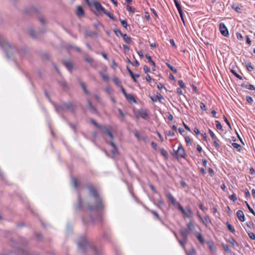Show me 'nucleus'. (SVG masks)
<instances>
[{
    "instance_id": "53",
    "label": "nucleus",
    "mask_w": 255,
    "mask_h": 255,
    "mask_svg": "<svg viewBox=\"0 0 255 255\" xmlns=\"http://www.w3.org/2000/svg\"><path fill=\"white\" fill-rule=\"evenodd\" d=\"M156 98L157 100H161L163 99V97L162 96V95L159 93H157L156 95Z\"/></svg>"
},
{
    "instance_id": "48",
    "label": "nucleus",
    "mask_w": 255,
    "mask_h": 255,
    "mask_svg": "<svg viewBox=\"0 0 255 255\" xmlns=\"http://www.w3.org/2000/svg\"><path fill=\"white\" fill-rule=\"evenodd\" d=\"M103 237L104 239L110 240L111 239V236L108 233H104L103 234Z\"/></svg>"
},
{
    "instance_id": "60",
    "label": "nucleus",
    "mask_w": 255,
    "mask_h": 255,
    "mask_svg": "<svg viewBox=\"0 0 255 255\" xmlns=\"http://www.w3.org/2000/svg\"><path fill=\"white\" fill-rule=\"evenodd\" d=\"M246 204L247 205L249 211L255 216V212L254 211V210L251 207V206L249 205V204L247 202H246Z\"/></svg>"
},
{
    "instance_id": "36",
    "label": "nucleus",
    "mask_w": 255,
    "mask_h": 255,
    "mask_svg": "<svg viewBox=\"0 0 255 255\" xmlns=\"http://www.w3.org/2000/svg\"><path fill=\"white\" fill-rule=\"evenodd\" d=\"M20 251L23 254V255H29L28 251L25 247L20 249Z\"/></svg>"
},
{
    "instance_id": "42",
    "label": "nucleus",
    "mask_w": 255,
    "mask_h": 255,
    "mask_svg": "<svg viewBox=\"0 0 255 255\" xmlns=\"http://www.w3.org/2000/svg\"><path fill=\"white\" fill-rule=\"evenodd\" d=\"M232 146L235 148H236L238 151H240L241 149L242 148V146L240 144H238L237 143H233Z\"/></svg>"
},
{
    "instance_id": "37",
    "label": "nucleus",
    "mask_w": 255,
    "mask_h": 255,
    "mask_svg": "<svg viewBox=\"0 0 255 255\" xmlns=\"http://www.w3.org/2000/svg\"><path fill=\"white\" fill-rule=\"evenodd\" d=\"M226 224H227V227H228V229H229V230L232 233H234L235 232V230L234 228H233V227L230 224H229L228 222H227L226 223Z\"/></svg>"
},
{
    "instance_id": "50",
    "label": "nucleus",
    "mask_w": 255,
    "mask_h": 255,
    "mask_svg": "<svg viewBox=\"0 0 255 255\" xmlns=\"http://www.w3.org/2000/svg\"><path fill=\"white\" fill-rule=\"evenodd\" d=\"M85 60L86 62H87L89 63H91L93 62V59L90 57V56H86L85 58Z\"/></svg>"
},
{
    "instance_id": "52",
    "label": "nucleus",
    "mask_w": 255,
    "mask_h": 255,
    "mask_svg": "<svg viewBox=\"0 0 255 255\" xmlns=\"http://www.w3.org/2000/svg\"><path fill=\"white\" fill-rule=\"evenodd\" d=\"M151 145L155 150H157L158 149H159V148L157 147V144L155 142L153 141L151 142Z\"/></svg>"
},
{
    "instance_id": "33",
    "label": "nucleus",
    "mask_w": 255,
    "mask_h": 255,
    "mask_svg": "<svg viewBox=\"0 0 255 255\" xmlns=\"http://www.w3.org/2000/svg\"><path fill=\"white\" fill-rule=\"evenodd\" d=\"M160 151V153L162 156L165 157V158H167L168 156V154L167 152L164 148H159Z\"/></svg>"
},
{
    "instance_id": "7",
    "label": "nucleus",
    "mask_w": 255,
    "mask_h": 255,
    "mask_svg": "<svg viewBox=\"0 0 255 255\" xmlns=\"http://www.w3.org/2000/svg\"><path fill=\"white\" fill-rule=\"evenodd\" d=\"M174 156L177 158L180 157L181 158H185L186 156V153L185 150L181 144H180L178 146V149L175 152Z\"/></svg>"
},
{
    "instance_id": "55",
    "label": "nucleus",
    "mask_w": 255,
    "mask_h": 255,
    "mask_svg": "<svg viewBox=\"0 0 255 255\" xmlns=\"http://www.w3.org/2000/svg\"><path fill=\"white\" fill-rule=\"evenodd\" d=\"M91 122L92 124H93L94 126H95L97 128H99L101 125H99L97 124V123L96 122L95 120L93 119L91 120Z\"/></svg>"
},
{
    "instance_id": "22",
    "label": "nucleus",
    "mask_w": 255,
    "mask_h": 255,
    "mask_svg": "<svg viewBox=\"0 0 255 255\" xmlns=\"http://www.w3.org/2000/svg\"><path fill=\"white\" fill-rule=\"evenodd\" d=\"M80 85L86 94L89 95L90 94L89 91L86 88L85 84L83 82L81 81L80 82Z\"/></svg>"
},
{
    "instance_id": "19",
    "label": "nucleus",
    "mask_w": 255,
    "mask_h": 255,
    "mask_svg": "<svg viewBox=\"0 0 255 255\" xmlns=\"http://www.w3.org/2000/svg\"><path fill=\"white\" fill-rule=\"evenodd\" d=\"M64 65L66 67V68L69 71H71L72 70L73 66V63L71 61H65Z\"/></svg>"
},
{
    "instance_id": "15",
    "label": "nucleus",
    "mask_w": 255,
    "mask_h": 255,
    "mask_svg": "<svg viewBox=\"0 0 255 255\" xmlns=\"http://www.w3.org/2000/svg\"><path fill=\"white\" fill-rule=\"evenodd\" d=\"M238 218L241 222H244L245 220V216L242 210H238L237 212Z\"/></svg>"
},
{
    "instance_id": "12",
    "label": "nucleus",
    "mask_w": 255,
    "mask_h": 255,
    "mask_svg": "<svg viewBox=\"0 0 255 255\" xmlns=\"http://www.w3.org/2000/svg\"><path fill=\"white\" fill-rule=\"evenodd\" d=\"M180 233L183 239L188 240V236L190 234V232L186 229H181L179 230Z\"/></svg>"
},
{
    "instance_id": "43",
    "label": "nucleus",
    "mask_w": 255,
    "mask_h": 255,
    "mask_svg": "<svg viewBox=\"0 0 255 255\" xmlns=\"http://www.w3.org/2000/svg\"><path fill=\"white\" fill-rule=\"evenodd\" d=\"M215 125L217 129L223 130L222 126L218 121H215Z\"/></svg>"
},
{
    "instance_id": "1",
    "label": "nucleus",
    "mask_w": 255,
    "mask_h": 255,
    "mask_svg": "<svg viewBox=\"0 0 255 255\" xmlns=\"http://www.w3.org/2000/svg\"><path fill=\"white\" fill-rule=\"evenodd\" d=\"M87 188L89 190L90 196L94 198L95 202V204L94 205L88 204L87 205L88 210L95 213V216H91L88 222H94L97 221L102 223L104 222V216L102 212L104 208L102 198L96 187L93 185H89Z\"/></svg>"
},
{
    "instance_id": "29",
    "label": "nucleus",
    "mask_w": 255,
    "mask_h": 255,
    "mask_svg": "<svg viewBox=\"0 0 255 255\" xmlns=\"http://www.w3.org/2000/svg\"><path fill=\"white\" fill-rule=\"evenodd\" d=\"M179 243L181 245V246L185 250V245L186 244V243L187 242V240H185L182 239V240L177 239Z\"/></svg>"
},
{
    "instance_id": "40",
    "label": "nucleus",
    "mask_w": 255,
    "mask_h": 255,
    "mask_svg": "<svg viewBox=\"0 0 255 255\" xmlns=\"http://www.w3.org/2000/svg\"><path fill=\"white\" fill-rule=\"evenodd\" d=\"M103 12L111 19L115 20V18L113 14L110 12H108V11H107L106 9H105V11H104Z\"/></svg>"
},
{
    "instance_id": "47",
    "label": "nucleus",
    "mask_w": 255,
    "mask_h": 255,
    "mask_svg": "<svg viewBox=\"0 0 255 255\" xmlns=\"http://www.w3.org/2000/svg\"><path fill=\"white\" fill-rule=\"evenodd\" d=\"M197 215L199 220H200V221L204 225H206V224L205 223V221L204 220L201 215L199 214V212H197Z\"/></svg>"
},
{
    "instance_id": "26",
    "label": "nucleus",
    "mask_w": 255,
    "mask_h": 255,
    "mask_svg": "<svg viewBox=\"0 0 255 255\" xmlns=\"http://www.w3.org/2000/svg\"><path fill=\"white\" fill-rule=\"evenodd\" d=\"M122 36H123L125 41L126 43H127L128 44H129L131 43V39L129 37H128V35L127 34H123Z\"/></svg>"
},
{
    "instance_id": "30",
    "label": "nucleus",
    "mask_w": 255,
    "mask_h": 255,
    "mask_svg": "<svg viewBox=\"0 0 255 255\" xmlns=\"http://www.w3.org/2000/svg\"><path fill=\"white\" fill-rule=\"evenodd\" d=\"M232 8L238 13L242 12L241 8L236 4H233L232 5Z\"/></svg>"
},
{
    "instance_id": "17",
    "label": "nucleus",
    "mask_w": 255,
    "mask_h": 255,
    "mask_svg": "<svg viewBox=\"0 0 255 255\" xmlns=\"http://www.w3.org/2000/svg\"><path fill=\"white\" fill-rule=\"evenodd\" d=\"M38 19L42 25L44 26L47 24V19L44 16L40 15L38 16Z\"/></svg>"
},
{
    "instance_id": "62",
    "label": "nucleus",
    "mask_w": 255,
    "mask_h": 255,
    "mask_svg": "<svg viewBox=\"0 0 255 255\" xmlns=\"http://www.w3.org/2000/svg\"><path fill=\"white\" fill-rule=\"evenodd\" d=\"M200 106L201 109L202 110H203V111H206V105L204 103H201L200 105Z\"/></svg>"
},
{
    "instance_id": "56",
    "label": "nucleus",
    "mask_w": 255,
    "mask_h": 255,
    "mask_svg": "<svg viewBox=\"0 0 255 255\" xmlns=\"http://www.w3.org/2000/svg\"><path fill=\"white\" fill-rule=\"evenodd\" d=\"M185 140L187 144H191V140L190 138L187 136L185 137Z\"/></svg>"
},
{
    "instance_id": "8",
    "label": "nucleus",
    "mask_w": 255,
    "mask_h": 255,
    "mask_svg": "<svg viewBox=\"0 0 255 255\" xmlns=\"http://www.w3.org/2000/svg\"><path fill=\"white\" fill-rule=\"evenodd\" d=\"M209 133L214 140V145L218 151L220 149V145L218 143L219 140L217 138L214 133L210 129H209Z\"/></svg>"
},
{
    "instance_id": "18",
    "label": "nucleus",
    "mask_w": 255,
    "mask_h": 255,
    "mask_svg": "<svg viewBox=\"0 0 255 255\" xmlns=\"http://www.w3.org/2000/svg\"><path fill=\"white\" fill-rule=\"evenodd\" d=\"M166 195L173 205H175L176 204V200L175 198L170 192H167Z\"/></svg>"
},
{
    "instance_id": "38",
    "label": "nucleus",
    "mask_w": 255,
    "mask_h": 255,
    "mask_svg": "<svg viewBox=\"0 0 255 255\" xmlns=\"http://www.w3.org/2000/svg\"><path fill=\"white\" fill-rule=\"evenodd\" d=\"M145 57L147 59L148 61L150 63V64L153 65V66H155V62L152 61L151 57L149 55L146 54Z\"/></svg>"
},
{
    "instance_id": "5",
    "label": "nucleus",
    "mask_w": 255,
    "mask_h": 255,
    "mask_svg": "<svg viewBox=\"0 0 255 255\" xmlns=\"http://www.w3.org/2000/svg\"><path fill=\"white\" fill-rule=\"evenodd\" d=\"M55 107L56 111L58 113H60L61 111L66 110H68L70 112H74V106L70 102L67 103H64L60 105H56Z\"/></svg>"
},
{
    "instance_id": "6",
    "label": "nucleus",
    "mask_w": 255,
    "mask_h": 255,
    "mask_svg": "<svg viewBox=\"0 0 255 255\" xmlns=\"http://www.w3.org/2000/svg\"><path fill=\"white\" fill-rule=\"evenodd\" d=\"M178 205L179 209L185 217L187 218H191L192 217L193 213L189 206L186 207L185 210L179 203H178Z\"/></svg>"
},
{
    "instance_id": "39",
    "label": "nucleus",
    "mask_w": 255,
    "mask_h": 255,
    "mask_svg": "<svg viewBox=\"0 0 255 255\" xmlns=\"http://www.w3.org/2000/svg\"><path fill=\"white\" fill-rule=\"evenodd\" d=\"M113 81L116 85L118 86H122L121 82L119 80V79L117 77H115L113 78Z\"/></svg>"
},
{
    "instance_id": "34",
    "label": "nucleus",
    "mask_w": 255,
    "mask_h": 255,
    "mask_svg": "<svg viewBox=\"0 0 255 255\" xmlns=\"http://www.w3.org/2000/svg\"><path fill=\"white\" fill-rule=\"evenodd\" d=\"M166 65H167L168 68L171 71H172L174 73H176L177 72V70L175 68H174L172 66H171L169 63L167 62V63H166Z\"/></svg>"
},
{
    "instance_id": "41",
    "label": "nucleus",
    "mask_w": 255,
    "mask_h": 255,
    "mask_svg": "<svg viewBox=\"0 0 255 255\" xmlns=\"http://www.w3.org/2000/svg\"><path fill=\"white\" fill-rule=\"evenodd\" d=\"M35 11L36 10L34 7H31L29 8V10H28V9H26L25 10V12L27 14H30L33 12H35Z\"/></svg>"
},
{
    "instance_id": "64",
    "label": "nucleus",
    "mask_w": 255,
    "mask_h": 255,
    "mask_svg": "<svg viewBox=\"0 0 255 255\" xmlns=\"http://www.w3.org/2000/svg\"><path fill=\"white\" fill-rule=\"evenodd\" d=\"M236 35H237V37L238 39L243 40V37L240 33L237 32L236 34Z\"/></svg>"
},
{
    "instance_id": "9",
    "label": "nucleus",
    "mask_w": 255,
    "mask_h": 255,
    "mask_svg": "<svg viewBox=\"0 0 255 255\" xmlns=\"http://www.w3.org/2000/svg\"><path fill=\"white\" fill-rule=\"evenodd\" d=\"M135 115L137 119L141 118L144 120H147L149 118L146 111L143 109H140Z\"/></svg>"
},
{
    "instance_id": "20",
    "label": "nucleus",
    "mask_w": 255,
    "mask_h": 255,
    "mask_svg": "<svg viewBox=\"0 0 255 255\" xmlns=\"http://www.w3.org/2000/svg\"><path fill=\"white\" fill-rule=\"evenodd\" d=\"M241 87H243V88H245L246 89H248L250 90H252V91H254L255 90V87L254 85H252V84H245V83H243V84H241Z\"/></svg>"
},
{
    "instance_id": "44",
    "label": "nucleus",
    "mask_w": 255,
    "mask_h": 255,
    "mask_svg": "<svg viewBox=\"0 0 255 255\" xmlns=\"http://www.w3.org/2000/svg\"><path fill=\"white\" fill-rule=\"evenodd\" d=\"M246 100L250 104H252L254 102L253 99L249 96L246 97Z\"/></svg>"
},
{
    "instance_id": "57",
    "label": "nucleus",
    "mask_w": 255,
    "mask_h": 255,
    "mask_svg": "<svg viewBox=\"0 0 255 255\" xmlns=\"http://www.w3.org/2000/svg\"><path fill=\"white\" fill-rule=\"evenodd\" d=\"M73 185L75 188H77L78 186V183L76 179H73Z\"/></svg>"
},
{
    "instance_id": "31",
    "label": "nucleus",
    "mask_w": 255,
    "mask_h": 255,
    "mask_svg": "<svg viewBox=\"0 0 255 255\" xmlns=\"http://www.w3.org/2000/svg\"><path fill=\"white\" fill-rule=\"evenodd\" d=\"M28 33L30 34V35L31 37H32L33 38H35L37 37L36 33V32H35V31L33 29H32V28L29 29Z\"/></svg>"
},
{
    "instance_id": "63",
    "label": "nucleus",
    "mask_w": 255,
    "mask_h": 255,
    "mask_svg": "<svg viewBox=\"0 0 255 255\" xmlns=\"http://www.w3.org/2000/svg\"><path fill=\"white\" fill-rule=\"evenodd\" d=\"M149 186L150 187V189H151V190L154 192V193H157V191L155 189V187H154V186L152 184H150L149 185Z\"/></svg>"
},
{
    "instance_id": "59",
    "label": "nucleus",
    "mask_w": 255,
    "mask_h": 255,
    "mask_svg": "<svg viewBox=\"0 0 255 255\" xmlns=\"http://www.w3.org/2000/svg\"><path fill=\"white\" fill-rule=\"evenodd\" d=\"M121 24L123 27L125 28H127L128 26V23L126 20H122L121 21Z\"/></svg>"
},
{
    "instance_id": "2",
    "label": "nucleus",
    "mask_w": 255,
    "mask_h": 255,
    "mask_svg": "<svg viewBox=\"0 0 255 255\" xmlns=\"http://www.w3.org/2000/svg\"><path fill=\"white\" fill-rule=\"evenodd\" d=\"M78 251L86 255H103L101 250L97 249L93 241L86 236L80 237L77 242Z\"/></svg>"
},
{
    "instance_id": "25",
    "label": "nucleus",
    "mask_w": 255,
    "mask_h": 255,
    "mask_svg": "<svg viewBox=\"0 0 255 255\" xmlns=\"http://www.w3.org/2000/svg\"><path fill=\"white\" fill-rule=\"evenodd\" d=\"M197 238L201 243V244H203L204 243L205 241L204 239L200 233L197 232L196 233Z\"/></svg>"
},
{
    "instance_id": "46",
    "label": "nucleus",
    "mask_w": 255,
    "mask_h": 255,
    "mask_svg": "<svg viewBox=\"0 0 255 255\" xmlns=\"http://www.w3.org/2000/svg\"><path fill=\"white\" fill-rule=\"evenodd\" d=\"M134 136L138 139H139L140 138L141 135L139 133L138 131L137 130H135L133 131Z\"/></svg>"
},
{
    "instance_id": "27",
    "label": "nucleus",
    "mask_w": 255,
    "mask_h": 255,
    "mask_svg": "<svg viewBox=\"0 0 255 255\" xmlns=\"http://www.w3.org/2000/svg\"><path fill=\"white\" fill-rule=\"evenodd\" d=\"M185 252L186 255H196V251L193 248H192L188 251L185 250Z\"/></svg>"
},
{
    "instance_id": "13",
    "label": "nucleus",
    "mask_w": 255,
    "mask_h": 255,
    "mask_svg": "<svg viewBox=\"0 0 255 255\" xmlns=\"http://www.w3.org/2000/svg\"><path fill=\"white\" fill-rule=\"evenodd\" d=\"M94 5L97 10L102 11L103 12L105 11V8L101 5L100 2L94 1Z\"/></svg>"
},
{
    "instance_id": "49",
    "label": "nucleus",
    "mask_w": 255,
    "mask_h": 255,
    "mask_svg": "<svg viewBox=\"0 0 255 255\" xmlns=\"http://www.w3.org/2000/svg\"><path fill=\"white\" fill-rule=\"evenodd\" d=\"M231 72L236 77L240 79H242V77L239 75L238 73H237V72H236L235 70H231Z\"/></svg>"
},
{
    "instance_id": "35",
    "label": "nucleus",
    "mask_w": 255,
    "mask_h": 255,
    "mask_svg": "<svg viewBox=\"0 0 255 255\" xmlns=\"http://www.w3.org/2000/svg\"><path fill=\"white\" fill-rule=\"evenodd\" d=\"M150 213H151L158 220L160 221H162L161 218L160 217V216H159V215L158 214V213L155 211H153V210H150Z\"/></svg>"
},
{
    "instance_id": "3",
    "label": "nucleus",
    "mask_w": 255,
    "mask_h": 255,
    "mask_svg": "<svg viewBox=\"0 0 255 255\" xmlns=\"http://www.w3.org/2000/svg\"><path fill=\"white\" fill-rule=\"evenodd\" d=\"M104 133L107 134L110 138L111 141H108L107 140V142L112 147V149L111 150V152L114 155H116L118 153V148L116 144H115L113 141V139L114 138V136L113 134L108 129V128L104 126H100L99 128Z\"/></svg>"
},
{
    "instance_id": "24",
    "label": "nucleus",
    "mask_w": 255,
    "mask_h": 255,
    "mask_svg": "<svg viewBox=\"0 0 255 255\" xmlns=\"http://www.w3.org/2000/svg\"><path fill=\"white\" fill-rule=\"evenodd\" d=\"M245 63L246 68L249 71H252L253 70L254 68L252 66V63L250 62L246 61Z\"/></svg>"
},
{
    "instance_id": "21",
    "label": "nucleus",
    "mask_w": 255,
    "mask_h": 255,
    "mask_svg": "<svg viewBox=\"0 0 255 255\" xmlns=\"http://www.w3.org/2000/svg\"><path fill=\"white\" fill-rule=\"evenodd\" d=\"M187 230H189L191 233V231H193L195 229V226L193 223V222L190 221L187 225Z\"/></svg>"
},
{
    "instance_id": "10",
    "label": "nucleus",
    "mask_w": 255,
    "mask_h": 255,
    "mask_svg": "<svg viewBox=\"0 0 255 255\" xmlns=\"http://www.w3.org/2000/svg\"><path fill=\"white\" fill-rule=\"evenodd\" d=\"M219 29L221 34L224 36L228 37L229 36V31L224 23H221L219 25Z\"/></svg>"
},
{
    "instance_id": "45",
    "label": "nucleus",
    "mask_w": 255,
    "mask_h": 255,
    "mask_svg": "<svg viewBox=\"0 0 255 255\" xmlns=\"http://www.w3.org/2000/svg\"><path fill=\"white\" fill-rule=\"evenodd\" d=\"M114 32L116 34V35L118 36H119V35L122 36V35L123 34V33L121 31V30L118 29H115Z\"/></svg>"
},
{
    "instance_id": "11",
    "label": "nucleus",
    "mask_w": 255,
    "mask_h": 255,
    "mask_svg": "<svg viewBox=\"0 0 255 255\" xmlns=\"http://www.w3.org/2000/svg\"><path fill=\"white\" fill-rule=\"evenodd\" d=\"M174 3L176 5V7L178 11V12L179 13L180 16L183 22V23L185 24V21L183 17V13L181 8V6L178 2V0H174Z\"/></svg>"
},
{
    "instance_id": "51",
    "label": "nucleus",
    "mask_w": 255,
    "mask_h": 255,
    "mask_svg": "<svg viewBox=\"0 0 255 255\" xmlns=\"http://www.w3.org/2000/svg\"><path fill=\"white\" fill-rule=\"evenodd\" d=\"M178 84L180 85L181 88L184 89L185 88V84L182 80L178 81Z\"/></svg>"
},
{
    "instance_id": "23",
    "label": "nucleus",
    "mask_w": 255,
    "mask_h": 255,
    "mask_svg": "<svg viewBox=\"0 0 255 255\" xmlns=\"http://www.w3.org/2000/svg\"><path fill=\"white\" fill-rule=\"evenodd\" d=\"M99 74L101 76V77L102 78V79H103V80L105 81H109V77L108 76V75H107V74H106L104 72H102V71H100L99 72Z\"/></svg>"
},
{
    "instance_id": "14",
    "label": "nucleus",
    "mask_w": 255,
    "mask_h": 255,
    "mask_svg": "<svg viewBox=\"0 0 255 255\" xmlns=\"http://www.w3.org/2000/svg\"><path fill=\"white\" fill-rule=\"evenodd\" d=\"M87 101L91 112L93 113H96L97 112V109L93 105L91 101L89 98L87 99Z\"/></svg>"
},
{
    "instance_id": "28",
    "label": "nucleus",
    "mask_w": 255,
    "mask_h": 255,
    "mask_svg": "<svg viewBox=\"0 0 255 255\" xmlns=\"http://www.w3.org/2000/svg\"><path fill=\"white\" fill-rule=\"evenodd\" d=\"M126 98H127V99L129 100V101H132L134 103L136 102L135 101V100L134 98V97L133 96V95L131 94H127L126 96H125Z\"/></svg>"
},
{
    "instance_id": "54",
    "label": "nucleus",
    "mask_w": 255,
    "mask_h": 255,
    "mask_svg": "<svg viewBox=\"0 0 255 255\" xmlns=\"http://www.w3.org/2000/svg\"><path fill=\"white\" fill-rule=\"evenodd\" d=\"M248 235L252 240H255V235L253 232L249 233Z\"/></svg>"
},
{
    "instance_id": "4",
    "label": "nucleus",
    "mask_w": 255,
    "mask_h": 255,
    "mask_svg": "<svg viewBox=\"0 0 255 255\" xmlns=\"http://www.w3.org/2000/svg\"><path fill=\"white\" fill-rule=\"evenodd\" d=\"M0 46H1L5 51L7 58L9 59L10 58L9 53H12V52L13 51V48L7 41L3 39L0 36Z\"/></svg>"
},
{
    "instance_id": "61",
    "label": "nucleus",
    "mask_w": 255,
    "mask_h": 255,
    "mask_svg": "<svg viewBox=\"0 0 255 255\" xmlns=\"http://www.w3.org/2000/svg\"><path fill=\"white\" fill-rule=\"evenodd\" d=\"M230 199L233 200V201H236L237 200V198L235 194H232V195H231L230 197Z\"/></svg>"
},
{
    "instance_id": "58",
    "label": "nucleus",
    "mask_w": 255,
    "mask_h": 255,
    "mask_svg": "<svg viewBox=\"0 0 255 255\" xmlns=\"http://www.w3.org/2000/svg\"><path fill=\"white\" fill-rule=\"evenodd\" d=\"M143 71L145 73H147L150 72V69L147 66L144 65L143 68Z\"/></svg>"
},
{
    "instance_id": "16",
    "label": "nucleus",
    "mask_w": 255,
    "mask_h": 255,
    "mask_svg": "<svg viewBox=\"0 0 255 255\" xmlns=\"http://www.w3.org/2000/svg\"><path fill=\"white\" fill-rule=\"evenodd\" d=\"M76 14L77 16L81 17L84 15V11L81 6H78L77 8Z\"/></svg>"
},
{
    "instance_id": "32",
    "label": "nucleus",
    "mask_w": 255,
    "mask_h": 255,
    "mask_svg": "<svg viewBox=\"0 0 255 255\" xmlns=\"http://www.w3.org/2000/svg\"><path fill=\"white\" fill-rule=\"evenodd\" d=\"M127 70H128V73L129 74L130 76L133 79V81L134 82H136L137 81H136V79L135 78L134 74L133 73L132 71L128 67H127Z\"/></svg>"
}]
</instances>
